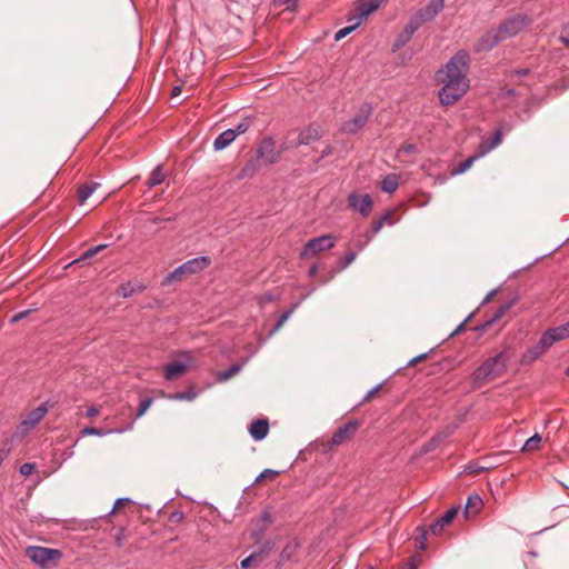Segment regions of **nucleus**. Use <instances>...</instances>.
<instances>
[{"mask_svg": "<svg viewBox=\"0 0 569 569\" xmlns=\"http://www.w3.org/2000/svg\"><path fill=\"white\" fill-rule=\"evenodd\" d=\"M356 257L357 254L353 251L346 252L345 256L338 260V270L340 271L347 268L355 261Z\"/></svg>", "mask_w": 569, "mask_h": 569, "instance_id": "34", "label": "nucleus"}, {"mask_svg": "<svg viewBox=\"0 0 569 569\" xmlns=\"http://www.w3.org/2000/svg\"><path fill=\"white\" fill-rule=\"evenodd\" d=\"M489 470L488 467L486 466H481L479 462H476V461H471L469 462L465 469H463V472L467 473V475H479L481 472H485Z\"/></svg>", "mask_w": 569, "mask_h": 569, "instance_id": "32", "label": "nucleus"}, {"mask_svg": "<svg viewBox=\"0 0 569 569\" xmlns=\"http://www.w3.org/2000/svg\"><path fill=\"white\" fill-rule=\"evenodd\" d=\"M347 201L348 207L351 210L359 212L362 217H368L372 210L373 202L368 193L360 194L357 192H351L348 196Z\"/></svg>", "mask_w": 569, "mask_h": 569, "instance_id": "11", "label": "nucleus"}, {"mask_svg": "<svg viewBox=\"0 0 569 569\" xmlns=\"http://www.w3.org/2000/svg\"><path fill=\"white\" fill-rule=\"evenodd\" d=\"M278 475V471L276 470H272V469H264L257 478H256V482H260L261 480L266 479V478H271L273 479L276 476Z\"/></svg>", "mask_w": 569, "mask_h": 569, "instance_id": "52", "label": "nucleus"}, {"mask_svg": "<svg viewBox=\"0 0 569 569\" xmlns=\"http://www.w3.org/2000/svg\"><path fill=\"white\" fill-rule=\"evenodd\" d=\"M31 310L28 309V310H23V311H20L18 313H16L11 319H10V322L11 323H16L24 318H27L29 315H30Z\"/></svg>", "mask_w": 569, "mask_h": 569, "instance_id": "56", "label": "nucleus"}, {"mask_svg": "<svg viewBox=\"0 0 569 569\" xmlns=\"http://www.w3.org/2000/svg\"><path fill=\"white\" fill-rule=\"evenodd\" d=\"M273 151H274V141L272 138H264L260 142V144L257 149L258 157H260V158H264L268 154H271V158L269 159V163H273L276 161Z\"/></svg>", "mask_w": 569, "mask_h": 569, "instance_id": "25", "label": "nucleus"}, {"mask_svg": "<svg viewBox=\"0 0 569 569\" xmlns=\"http://www.w3.org/2000/svg\"><path fill=\"white\" fill-rule=\"evenodd\" d=\"M258 169H259V166L256 163V161L250 160L241 169V171L238 174V178L244 179V178L252 177L258 171Z\"/></svg>", "mask_w": 569, "mask_h": 569, "instance_id": "30", "label": "nucleus"}, {"mask_svg": "<svg viewBox=\"0 0 569 569\" xmlns=\"http://www.w3.org/2000/svg\"><path fill=\"white\" fill-rule=\"evenodd\" d=\"M472 315H469L467 317V319H465L457 328L456 330L450 335V337L455 336V335H458L459 332H461L465 328V325L468 322V320L471 318Z\"/></svg>", "mask_w": 569, "mask_h": 569, "instance_id": "61", "label": "nucleus"}, {"mask_svg": "<svg viewBox=\"0 0 569 569\" xmlns=\"http://www.w3.org/2000/svg\"><path fill=\"white\" fill-rule=\"evenodd\" d=\"M136 291V288L130 282L123 283L119 287V293L123 298L131 297Z\"/></svg>", "mask_w": 569, "mask_h": 569, "instance_id": "44", "label": "nucleus"}, {"mask_svg": "<svg viewBox=\"0 0 569 569\" xmlns=\"http://www.w3.org/2000/svg\"><path fill=\"white\" fill-rule=\"evenodd\" d=\"M337 238L332 234H322L307 241L299 253L300 259H308L317 256L320 252L332 249L336 244Z\"/></svg>", "mask_w": 569, "mask_h": 569, "instance_id": "4", "label": "nucleus"}, {"mask_svg": "<svg viewBox=\"0 0 569 569\" xmlns=\"http://www.w3.org/2000/svg\"><path fill=\"white\" fill-rule=\"evenodd\" d=\"M483 506V501L478 493H472L468 496L466 506H465V515L468 517L470 513L477 515Z\"/></svg>", "mask_w": 569, "mask_h": 569, "instance_id": "24", "label": "nucleus"}, {"mask_svg": "<svg viewBox=\"0 0 569 569\" xmlns=\"http://www.w3.org/2000/svg\"><path fill=\"white\" fill-rule=\"evenodd\" d=\"M27 556L36 565L47 568L50 562L59 561L62 558V552L59 549L32 546L27 549Z\"/></svg>", "mask_w": 569, "mask_h": 569, "instance_id": "5", "label": "nucleus"}, {"mask_svg": "<svg viewBox=\"0 0 569 569\" xmlns=\"http://www.w3.org/2000/svg\"><path fill=\"white\" fill-rule=\"evenodd\" d=\"M383 227V222L380 219H377L372 222V233H378Z\"/></svg>", "mask_w": 569, "mask_h": 569, "instance_id": "60", "label": "nucleus"}, {"mask_svg": "<svg viewBox=\"0 0 569 569\" xmlns=\"http://www.w3.org/2000/svg\"><path fill=\"white\" fill-rule=\"evenodd\" d=\"M132 426H133V422L129 423L126 428L117 429V430H103L101 428H96V427H84L81 430V435L82 436H99V437H101V436H106L111 432H123V431L130 430V429H132Z\"/></svg>", "mask_w": 569, "mask_h": 569, "instance_id": "27", "label": "nucleus"}, {"mask_svg": "<svg viewBox=\"0 0 569 569\" xmlns=\"http://www.w3.org/2000/svg\"><path fill=\"white\" fill-rule=\"evenodd\" d=\"M382 388V383L377 385L375 388L369 390L367 395L363 397V401H370L378 391Z\"/></svg>", "mask_w": 569, "mask_h": 569, "instance_id": "57", "label": "nucleus"}, {"mask_svg": "<svg viewBox=\"0 0 569 569\" xmlns=\"http://www.w3.org/2000/svg\"><path fill=\"white\" fill-rule=\"evenodd\" d=\"M515 302H516V299L499 306L498 309L495 311V313L491 316V318L486 320L481 326L476 327L475 330L485 331L491 325L499 321L509 311V309L515 305Z\"/></svg>", "mask_w": 569, "mask_h": 569, "instance_id": "19", "label": "nucleus"}, {"mask_svg": "<svg viewBox=\"0 0 569 569\" xmlns=\"http://www.w3.org/2000/svg\"><path fill=\"white\" fill-rule=\"evenodd\" d=\"M262 557V551H254L252 552L250 556H248L247 558H244L241 562H240V567L241 569H248L250 568L251 563L257 561L258 559H260Z\"/></svg>", "mask_w": 569, "mask_h": 569, "instance_id": "41", "label": "nucleus"}, {"mask_svg": "<svg viewBox=\"0 0 569 569\" xmlns=\"http://www.w3.org/2000/svg\"><path fill=\"white\" fill-rule=\"evenodd\" d=\"M417 30L418 28L409 20V22L403 27L402 31L395 39L392 51L396 52L405 47Z\"/></svg>", "mask_w": 569, "mask_h": 569, "instance_id": "16", "label": "nucleus"}, {"mask_svg": "<svg viewBox=\"0 0 569 569\" xmlns=\"http://www.w3.org/2000/svg\"><path fill=\"white\" fill-rule=\"evenodd\" d=\"M188 369L186 363L173 361L164 366L163 377L166 380H173L178 376L183 375Z\"/></svg>", "mask_w": 569, "mask_h": 569, "instance_id": "22", "label": "nucleus"}, {"mask_svg": "<svg viewBox=\"0 0 569 569\" xmlns=\"http://www.w3.org/2000/svg\"><path fill=\"white\" fill-rule=\"evenodd\" d=\"M550 348L549 345L547 343H543L542 341V336L540 337V340L538 341L537 345H535L533 347H531L530 349H528L521 357V363L522 365H526V363H530L535 360H537L538 358H540L548 349Z\"/></svg>", "mask_w": 569, "mask_h": 569, "instance_id": "18", "label": "nucleus"}, {"mask_svg": "<svg viewBox=\"0 0 569 569\" xmlns=\"http://www.w3.org/2000/svg\"><path fill=\"white\" fill-rule=\"evenodd\" d=\"M427 357H428V352L421 353V355H419V356L415 357L413 359H411V360L408 362V366H413V365H416V363H418V362H420V361H422V360L427 359Z\"/></svg>", "mask_w": 569, "mask_h": 569, "instance_id": "59", "label": "nucleus"}, {"mask_svg": "<svg viewBox=\"0 0 569 569\" xmlns=\"http://www.w3.org/2000/svg\"><path fill=\"white\" fill-rule=\"evenodd\" d=\"M99 187L100 183L94 181H89L79 184L77 189L78 203L83 204Z\"/></svg>", "mask_w": 569, "mask_h": 569, "instance_id": "21", "label": "nucleus"}, {"mask_svg": "<svg viewBox=\"0 0 569 569\" xmlns=\"http://www.w3.org/2000/svg\"><path fill=\"white\" fill-rule=\"evenodd\" d=\"M166 179V173L163 172V168L161 164H158L151 172L150 178L146 182V186L149 189H152L159 184H161Z\"/></svg>", "mask_w": 569, "mask_h": 569, "instance_id": "28", "label": "nucleus"}, {"mask_svg": "<svg viewBox=\"0 0 569 569\" xmlns=\"http://www.w3.org/2000/svg\"><path fill=\"white\" fill-rule=\"evenodd\" d=\"M419 536L416 538V547L419 550H425L427 548V535L428 530L423 527H418Z\"/></svg>", "mask_w": 569, "mask_h": 569, "instance_id": "36", "label": "nucleus"}, {"mask_svg": "<svg viewBox=\"0 0 569 569\" xmlns=\"http://www.w3.org/2000/svg\"><path fill=\"white\" fill-rule=\"evenodd\" d=\"M418 149H417V146L413 144V143H403L399 150H398V153H403V154H415L417 153Z\"/></svg>", "mask_w": 569, "mask_h": 569, "instance_id": "47", "label": "nucleus"}, {"mask_svg": "<svg viewBox=\"0 0 569 569\" xmlns=\"http://www.w3.org/2000/svg\"><path fill=\"white\" fill-rule=\"evenodd\" d=\"M269 432V422L267 419H257L249 427L250 436L259 441L267 437Z\"/></svg>", "mask_w": 569, "mask_h": 569, "instance_id": "20", "label": "nucleus"}, {"mask_svg": "<svg viewBox=\"0 0 569 569\" xmlns=\"http://www.w3.org/2000/svg\"><path fill=\"white\" fill-rule=\"evenodd\" d=\"M240 370H241V365L234 363L231 367H229L227 370H224L220 375V378L222 380H227V379L231 378L232 376H234L236 373H238Z\"/></svg>", "mask_w": 569, "mask_h": 569, "instance_id": "43", "label": "nucleus"}, {"mask_svg": "<svg viewBox=\"0 0 569 569\" xmlns=\"http://www.w3.org/2000/svg\"><path fill=\"white\" fill-rule=\"evenodd\" d=\"M485 153V151L478 153V154H473L469 158H467L465 161L460 162L458 164V167L453 170V173L455 174H460V173H463L466 172L471 166L472 163L475 162V160H477L480 156H482Z\"/></svg>", "mask_w": 569, "mask_h": 569, "instance_id": "31", "label": "nucleus"}, {"mask_svg": "<svg viewBox=\"0 0 569 569\" xmlns=\"http://www.w3.org/2000/svg\"><path fill=\"white\" fill-rule=\"evenodd\" d=\"M383 224L385 223H388V224H392L393 221H392V211L391 210H388L382 217L379 218Z\"/></svg>", "mask_w": 569, "mask_h": 569, "instance_id": "58", "label": "nucleus"}, {"mask_svg": "<svg viewBox=\"0 0 569 569\" xmlns=\"http://www.w3.org/2000/svg\"><path fill=\"white\" fill-rule=\"evenodd\" d=\"M321 136L322 132L319 128L309 126L308 128L300 131L295 143V147L310 144L311 142L319 140Z\"/></svg>", "mask_w": 569, "mask_h": 569, "instance_id": "17", "label": "nucleus"}, {"mask_svg": "<svg viewBox=\"0 0 569 569\" xmlns=\"http://www.w3.org/2000/svg\"><path fill=\"white\" fill-rule=\"evenodd\" d=\"M381 190L387 193H393L399 187V179L397 174H388L381 181Z\"/></svg>", "mask_w": 569, "mask_h": 569, "instance_id": "29", "label": "nucleus"}, {"mask_svg": "<svg viewBox=\"0 0 569 569\" xmlns=\"http://www.w3.org/2000/svg\"><path fill=\"white\" fill-rule=\"evenodd\" d=\"M249 128H250V122L247 120H243L234 129H231V131H233V133H236V138H237L239 134L244 133Z\"/></svg>", "mask_w": 569, "mask_h": 569, "instance_id": "50", "label": "nucleus"}, {"mask_svg": "<svg viewBox=\"0 0 569 569\" xmlns=\"http://www.w3.org/2000/svg\"><path fill=\"white\" fill-rule=\"evenodd\" d=\"M380 4L381 0H358L347 16V21L360 26L370 13L379 9Z\"/></svg>", "mask_w": 569, "mask_h": 569, "instance_id": "6", "label": "nucleus"}, {"mask_svg": "<svg viewBox=\"0 0 569 569\" xmlns=\"http://www.w3.org/2000/svg\"><path fill=\"white\" fill-rule=\"evenodd\" d=\"M372 113V107L370 103H362L353 118L345 121L341 126V131L349 134H355L361 130L368 122Z\"/></svg>", "mask_w": 569, "mask_h": 569, "instance_id": "8", "label": "nucleus"}, {"mask_svg": "<svg viewBox=\"0 0 569 569\" xmlns=\"http://www.w3.org/2000/svg\"><path fill=\"white\" fill-rule=\"evenodd\" d=\"M510 360L511 356L506 349L486 359L471 375L472 388L479 389L502 377L508 369Z\"/></svg>", "mask_w": 569, "mask_h": 569, "instance_id": "2", "label": "nucleus"}, {"mask_svg": "<svg viewBox=\"0 0 569 569\" xmlns=\"http://www.w3.org/2000/svg\"><path fill=\"white\" fill-rule=\"evenodd\" d=\"M96 254H97V251L92 247V248L88 249L87 251H84L78 259H74L72 262H70L67 267H70L72 264H74V263H79V262L86 261L87 259H90V258H92Z\"/></svg>", "mask_w": 569, "mask_h": 569, "instance_id": "45", "label": "nucleus"}, {"mask_svg": "<svg viewBox=\"0 0 569 569\" xmlns=\"http://www.w3.org/2000/svg\"><path fill=\"white\" fill-rule=\"evenodd\" d=\"M301 545L297 539L289 541L280 552L281 561H293L298 555Z\"/></svg>", "mask_w": 569, "mask_h": 569, "instance_id": "23", "label": "nucleus"}, {"mask_svg": "<svg viewBox=\"0 0 569 569\" xmlns=\"http://www.w3.org/2000/svg\"><path fill=\"white\" fill-rule=\"evenodd\" d=\"M530 22L531 20L529 19L528 16L518 13L502 21L497 28V30L501 36H503L505 40L509 37H513L521 32L527 26H529Z\"/></svg>", "mask_w": 569, "mask_h": 569, "instance_id": "9", "label": "nucleus"}, {"mask_svg": "<svg viewBox=\"0 0 569 569\" xmlns=\"http://www.w3.org/2000/svg\"><path fill=\"white\" fill-rule=\"evenodd\" d=\"M211 264V259L208 256H201L193 259H190L177 267L173 271L168 273V276L163 280V284H170L173 281H180L187 276L196 274L204 269H207Z\"/></svg>", "mask_w": 569, "mask_h": 569, "instance_id": "3", "label": "nucleus"}, {"mask_svg": "<svg viewBox=\"0 0 569 569\" xmlns=\"http://www.w3.org/2000/svg\"><path fill=\"white\" fill-rule=\"evenodd\" d=\"M48 407L46 403L39 405L37 408L31 410L20 422L19 428L22 432H29L32 430L47 415Z\"/></svg>", "mask_w": 569, "mask_h": 569, "instance_id": "12", "label": "nucleus"}, {"mask_svg": "<svg viewBox=\"0 0 569 569\" xmlns=\"http://www.w3.org/2000/svg\"><path fill=\"white\" fill-rule=\"evenodd\" d=\"M133 501L130 498H118L112 507V510L110 511V515L114 513L116 511L120 510L127 505L132 503Z\"/></svg>", "mask_w": 569, "mask_h": 569, "instance_id": "46", "label": "nucleus"}, {"mask_svg": "<svg viewBox=\"0 0 569 569\" xmlns=\"http://www.w3.org/2000/svg\"><path fill=\"white\" fill-rule=\"evenodd\" d=\"M184 513L181 510H174L169 515V521L172 523H179L183 520Z\"/></svg>", "mask_w": 569, "mask_h": 569, "instance_id": "54", "label": "nucleus"}, {"mask_svg": "<svg viewBox=\"0 0 569 569\" xmlns=\"http://www.w3.org/2000/svg\"><path fill=\"white\" fill-rule=\"evenodd\" d=\"M99 412H100L99 408H97V407H89L87 409L86 415L89 418H93V417H97L99 415Z\"/></svg>", "mask_w": 569, "mask_h": 569, "instance_id": "62", "label": "nucleus"}, {"mask_svg": "<svg viewBox=\"0 0 569 569\" xmlns=\"http://www.w3.org/2000/svg\"><path fill=\"white\" fill-rule=\"evenodd\" d=\"M236 139V133L231 131V129H228L223 132H221L216 140L213 141V148L216 151H220L224 148H227L233 140Z\"/></svg>", "mask_w": 569, "mask_h": 569, "instance_id": "26", "label": "nucleus"}, {"mask_svg": "<svg viewBox=\"0 0 569 569\" xmlns=\"http://www.w3.org/2000/svg\"><path fill=\"white\" fill-rule=\"evenodd\" d=\"M445 0H430L428 4L418 10L410 21L419 29L426 22L432 21L443 9Z\"/></svg>", "mask_w": 569, "mask_h": 569, "instance_id": "7", "label": "nucleus"}, {"mask_svg": "<svg viewBox=\"0 0 569 569\" xmlns=\"http://www.w3.org/2000/svg\"><path fill=\"white\" fill-rule=\"evenodd\" d=\"M449 433H438L436 436H433L428 443L425 445V451L428 452V451H431L433 449H436L439 443L446 438L448 437Z\"/></svg>", "mask_w": 569, "mask_h": 569, "instance_id": "35", "label": "nucleus"}, {"mask_svg": "<svg viewBox=\"0 0 569 569\" xmlns=\"http://www.w3.org/2000/svg\"><path fill=\"white\" fill-rule=\"evenodd\" d=\"M36 468H37L36 463L26 462V463L21 465L20 473L26 477L30 476L34 472Z\"/></svg>", "mask_w": 569, "mask_h": 569, "instance_id": "49", "label": "nucleus"}, {"mask_svg": "<svg viewBox=\"0 0 569 569\" xmlns=\"http://www.w3.org/2000/svg\"><path fill=\"white\" fill-rule=\"evenodd\" d=\"M501 138H502V132L500 130H497L493 133V136L491 138V142H490L489 147L485 150V152L496 148L501 142Z\"/></svg>", "mask_w": 569, "mask_h": 569, "instance_id": "51", "label": "nucleus"}, {"mask_svg": "<svg viewBox=\"0 0 569 569\" xmlns=\"http://www.w3.org/2000/svg\"><path fill=\"white\" fill-rule=\"evenodd\" d=\"M421 563L419 555H412L403 565L402 569H417Z\"/></svg>", "mask_w": 569, "mask_h": 569, "instance_id": "42", "label": "nucleus"}, {"mask_svg": "<svg viewBox=\"0 0 569 569\" xmlns=\"http://www.w3.org/2000/svg\"><path fill=\"white\" fill-rule=\"evenodd\" d=\"M470 56L466 50H459L437 74V81L442 83L439 90L440 103L445 107L455 104L469 89L467 72Z\"/></svg>", "mask_w": 569, "mask_h": 569, "instance_id": "1", "label": "nucleus"}, {"mask_svg": "<svg viewBox=\"0 0 569 569\" xmlns=\"http://www.w3.org/2000/svg\"><path fill=\"white\" fill-rule=\"evenodd\" d=\"M261 520L263 521V526L261 530H266L269 525L272 523L273 519L271 513L268 510H263L260 515Z\"/></svg>", "mask_w": 569, "mask_h": 569, "instance_id": "53", "label": "nucleus"}, {"mask_svg": "<svg viewBox=\"0 0 569 569\" xmlns=\"http://www.w3.org/2000/svg\"><path fill=\"white\" fill-rule=\"evenodd\" d=\"M568 337H569V321L561 326H558L555 328H549L548 330H546L542 333V341H543V343H547L551 347L553 343L561 341Z\"/></svg>", "mask_w": 569, "mask_h": 569, "instance_id": "13", "label": "nucleus"}, {"mask_svg": "<svg viewBox=\"0 0 569 569\" xmlns=\"http://www.w3.org/2000/svg\"><path fill=\"white\" fill-rule=\"evenodd\" d=\"M458 512L459 507H451L445 515L439 517L432 525H430L429 531L433 535L441 533L445 527L455 519Z\"/></svg>", "mask_w": 569, "mask_h": 569, "instance_id": "15", "label": "nucleus"}, {"mask_svg": "<svg viewBox=\"0 0 569 569\" xmlns=\"http://www.w3.org/2000/svg\"><path fill=\"white\" fill-rule=\"evenodd\" d=\"M274 3L286 6L288 10H295L297 7V0H274Z\"/></svg>", "mask_w": 569, "mask_h": 569, "instance_id": "55", "label": "nucleus"}, {"mask_svg": "<svg viewBox=\"0 0 569 569\" xmlns=\"http://www.w3.org/2000/svg\"><path fill=\"white\" fill-rule=\"evenodd\" d=\"M271 549H272L271 541H267V542H264V545L262 546V548L259 551H262V556H263V555H267Z\"/></svg>", "mask_w": 569, "mask_h": 569, "instance_id": "64", "label": "nucleus"}, {"mask_svg": "<svg viewBox=\"0 0 569 569\" xmlns=\"http://www.w3.org/2000/svg\"><path fill=\"white\" fill-rule=\"evenodd\" d=\"M152 402H153L152 397H147V398L141 399L139 402L138 409H137L136 419L143 416L146 413V411L150 408Z\"/></svg>", "mask_w": 569, "mask_h": 569, "instance_id": "37", "label": "nucleus"}, {"mask_svg": "<svg viewBox=\"0 0 569 569\" xmlns=\"http://www.w3.org/2000/svg\"><path fill=\"white\" fill-rule=\"evenodd\" d=\"M503 41V36L499 31L491 30L485 33L476 43V51H489Z\"/></svg>", "mask_w": 569, "mask_h": 569, "instance_id": "14", "label": "nucleus"}, {"mask_svg": "<svg viewBox=\"0 0 569 569\" xmlns=\"http://www.w3.org/2000/svg\"><path fill=\"white\" fill-rule=\"evenodd\" d=\"M512 73L518 77H526L530 73V70L528 68L516 69L512 71Z\"/></svg>", "mask_w": 569, "mask_h": 569, "instance_id": "63", "label": "nucleus"}, {"mask_svg": "<svg viewBox=\"0 0 569 569\" xmlns=\"http://www.w3.org/2000/svg\"><path fill=\"white\" fill-rule=\"evenodd\" d=\"M126 528L124 527H120L118 529V532L116 535V538H114V542H116V546L118 548H121L124 543V540H126Z\"/></svg>", "mask_w": 569, "mask_h": 569, "instance_id": "48", "label": "nucleus"}, {"mask_svg": "<svg viewBox=\"0 0 569 569\" xmlns=\"http://www.w3.org/2000/svg\"><path fill=\"white\" fill-rule=\"evenodd\" d=\"M293 308L289 309V310H286L284 312L281 313V316L279 317V319L277 320L274 327L271 329V331L269 332V336H273L283 325L284 322L289 319V317L292 315L293 312Z\"/></svg>", "mask_w": 569, "mask_h": 569, "instance_id": "33", "label": "nucleus"}, {"mask_svg": "<svg viewBox=\"0 0 569 569\" xmlns=\"http://www.w3.org/2000/svg\"><path fill=\"white\" fill-rule=\"evenodd\" d=\"M541 442V436L538 433H535L532 437H530L523 445L522 450L532 451L539 447Z\"/></svg>", "mask_w": 569, "mask_h": 569, "instance_id": "38", "label": "nucleus"}, {"mask_svg": "<svg viewBox=\"0 0 569 569\" xmlns=\"http://www.w3.org/2000/svg\"><path fill=\"white\" fill-rule=\"evenodd\" d=\"M197 393L193 390L176 392L170 395L169 398L172 400H188L191 401L196 398Z\"/></svg>", "mask_w": 569, "mask_h": 569, "instance_id": "40", "label": "nucleus"}, {"mask_svg": "<svg viewBox=\"0 0 569 569\" xmlns=\"http://www.w3.org/2000/svg\"><path fill=\"white\" fill-rule=\"evenodd\" d=\"M349 23H350L349 26L341 28L340 30H338L336 32V34H335L336 41L342 40L345 37L350 34L353 30H356L359 27V26H356V23L353 21H351Z\"/></svg>", "mask_w": 569, "mask_h": 569, "instance_id": "39", "label": "nucleus"}, {"mask_svg": "<svg viewBox=\"0 0 569 569\" xmlns=\"http://www.w3.org/2000/svg\"><path fill=\"white\" fill-rule=\"evenodd\" d=\"M361 422L359 420H350L343 426L339 427L332 435L330 445L331 446H340L348 441H350L358 429L360 428Z\"/></svg>", "mask_w": 569, "mask_h": 569, "instance_id": "10", "label": "nucleus"}]
</instances>
